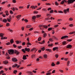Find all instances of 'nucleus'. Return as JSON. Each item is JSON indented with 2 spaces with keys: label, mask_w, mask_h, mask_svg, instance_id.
<instances>
[{
  "label": "nucleus",
  "mask_w": 75,
  "mask_h": 75,
  "mask_svg": "<svg viewBox=\"0 0 75 75\" xmlns=\"http://www.w3.org/2000/svg\"><path fill=\"white\" fill-rule=\"evenodd\" d=\"M8 52L10 55L14 54V50L13 49H11L8 50Z\"/></svg>",
  "instance_id": "1"
},
{
  "label": "nucleus",
  "mask_w": 75,
  "mask_h": 75,
  "mask_svg": "<svg viewBox=\"0 0 75 75\" xmlns=\"http://www.w3.org/2000/svg\"><path fill=\"white\" fill-rule=\"evenodd\" d=\"M20 67V65H18L17 64H15L14 65L12 66L13 68H16H16H18Z\"/></svg>",
  "instance_id": "2"
},
{
  "label": "nucleus",
  "mask_w": 75,
  "mask_h": 75,
  "mask_svg": "<svg viewBox=\"0 0 75 75\" xmlns=\"http://www.w3.org/2000/svg\"><path fill=\"white\" fill-rule=\"evenodd\" d=\"M69 8H68L66 10L65 9L64 11V14H67V11L69 13Z\"/></svg>",
  "instance_id": "3"
},
{
  "label": "nucleus",
  "mask_w": 75,
  "mask_h": 75,
  "mask_svg": "<svg viewBox=\"0 0 75 75\" xmlns=\"http://www.w3.org/2000/svg\"><path fill=\"white\" fill-rule=\"evenodd\" d=\"M65 38H68V36L67 35L63 36L61 38V40H63V39H65Z\"/></svg>",
  "instance_id": "4"
},
{
  "label": "nucleus",
  "mask_w": 75,
  "mask_h": 75,
  "mask_svg": "<svg viewBox=\"0 0 75 75\" xmlns=\"http://www.w3.org/2000/svg\"><path fill=\"white\" fill-rule=\"evenodd\" d=\"M67 2L68 4H71L73 3L72 0H68Z\"/></svg>",
  "instance_id": "5"
},
{
  "label": "nucleus",
  "mask_w": 75,
  "mask_h": 75,
  "mask_svg": "<svg viewBox=\"0 0 75 75\" xmlns=\"http://www.w3.org/2000/svg\"><path fill=\"white\" fill-rule=\"evenodd\" d=\"M67 3V0H63L60 3L61 4H63L64 3Z\"/></svg>",
  "instance_id": "6"
},
{
  "label": "nucleus",
  "mask_w": 75,
  "mask_h": 75,
  "mask_svg": "<svg viewBox=\"0 0 75 75\" xmlns=\"http://www.w3.org/2000/svg\"><path fill=\"white\" fill-rule=\"evenodd\" d=\"M25 51H27V52H30V49L29 48H27L26 47L25 48Z\"/></svg>",
  "instance_id": "7"
},
{
  "label": "nucleus",
  "mask_w": 75,
  "mask_h": 75,
  "mask_svg": "<svg viewBox=\"0 0 75 75\" xmlns=\"http://www.w3.org/2000/svg\"><path fill=\"white\" fill-rule=\"evenodd\" d=\"M12 60L13 62H17V59L16 58H13Z\"/></svg>",
  "instance_id": "8"
},
{
  "label": "nucleus",
  "mask_w": 75,
  "mask_h": 75,
  "mask_svg": "<svg viewBox=\"0 0 75 75\" xmlns=\"http://www.w3.org/2000/svg\"><path fill=\"white\" fill-rule=\"evenodd\" d=\"M72 47V45H68L67 46V48H71Z\"/></svg>",
  "instance_id": "9"
},
{
  "label": "nucleus",
  "mask_w": 75,
  "mask_h": 75,
  "mask_svg": "<svg viewBox=\"0 0 75 75\" xmlns=\"http://www.w3.org/2000/svg\"><path fill=\"white\" fill-rule=\"evenodd\" d=\"M32 26L31 25H28L26 26V27L27 28H31V27Z\"/></svg>",
  "instance_id": "10"
},
{
  "label": "nucleus",
  "mask_w": 75,
  "mask_h": 75,
  "mask_svg": "<svg viewBox=\"0 0 75 75\" xmlns=\"http://www.w3.org/2000/svg\"><path fill=\"white\" fill-rule=\"evenodd\" d=\"M3 63L4 64H7L8 63V61L7 60H5V61H4L3 62Z\"/></svg>",
  "instance_id": "11"
},
{
  "label": "nucleus",
  "mask_w": 75,
  "mask_h": 75,
  "mask_svg": "<svg viewBox=\"0 0 75 75\" xmlns=\"http://www.w3.org/2000/svg\"><path fill=\"white\" fill-rule=\"evenodd\" d=\"M45 51H49L50 52H52L51 51V49H45Z\"/></svg>",
  "instance_id": "12"
},
{
  "label": "nucleus",
  "mask_w": 75,
  "mask_h": 75,
  "mask_svg": "<svg viewBox=\"0 0 75 75\" xmlns=\"http://www.w3.org/2000/svg\"><path fill=\"white\" fill-rule=\"evenodd\" d=\"M58 47H54L53 48V51H55V50H58Z\"/></svg>",
  "instance_id": "13"
},
{
  "label": "nucleus",
  "mask_w": 75,
  "mask_h": 75,
  "mask_svg": "<svg viewBox=\"0 0 75 75\" xmlns=\"http://www.w3.org/2000/svg\"><path fill=\"white\" fill-rule=\"evenodd\" d=\"M43 37L44 38H45V37H46V36H47V33H45L44 34H43Z\"/></svg>",
  "instance_id": "14"
},
{
  "label": "nucleus",
  "mask_w": 75,
  "mask_h": 75,
  "mask_svg": "<svg viewBox=\"0 0 75 75\" xmlns=\"http://www.w3.org/2000/svg\"><path fill=\"white\" fill-rule=\"evenodd\" d=\"M28 74H29L30 75H33V73L32 72L30 71H27V72Z\"/></svg>",
  "instance_id": "15"
},
{
  "label": "nucleus",
  "mask_w": 75,
  "mask_h": 75,
  "mask_svg": "<svg viewBox=\"0 0 75 75\" xmlns=\"http://www.w3.org/2000/svg\"><path fill=\"white\" fill-rule=\"evenodd\" d=\"M2 21L3 22V23H7V20L6 19H3L2 20Z\"/></svg>",
  "instance_id": "16"
},
{
  "label": "nucleus",
  "mask_w": 75,
  "mask_h": 75,
  "mask_svg": "<svg viewBox=\"0 0 75 75\" xmlns=\"http://www.w3.org/2000/svg\"><path fill=\"white\" fill-rule=\"evenodd\" d=\"M23 59H27V57H26V56H25V55H24L23 56Z\"/></svg>",
  "instance_id": "17"
},
{
  "label": "nucleus",
  "mask_w": 75,
  "mask_h": 75,
  "mask_svg": "<svg viewBox=\"0 0 75 75\" xmlns=\"http://www.w3.org/2000/svg\"><path fill=\"white\" fill-rule=\"evenodd\" d=\"M32 18L33 20H35L36 18V16H33L32 17Z\"/></svg>",
  "instance_id": "18"
},
{
  "label": "nucleus",
  "mask_w": 75,
  "mask_h": 75,
  "mask_svg": "<svg viewBox=\"0 0 75 75\" xmlns=\"http://www.w3.org/2000/svg\"><path fill=\"white\" fill-rule=\"evenodd\" d=\"M26 45H31V43L28 42L27 43Z\"/></svg>",
  "instance_id": "19"
},
{
  "label": "nucleus",
  "mask_w": 75,
  "mask_h": 75,
  "mask_svg": "<svg viewBox=\"0 0 75 75\" xmlns=\"http://www.w3.org/2000/svg\"><path fill=\"white\" fill-rule=\"evenodd\" d=\"M43 57L44 58H47V55L46 54H45L43 56Z\"/></svg>",
  "instance_id": "20"
},
{
  "label": "nucleus",
  "mask_w": 75,
  "mask_h": 75,
  "mask_svg": "<svg viewBox=\"0 0 75 75\" xmlns=\"http://www.w3.org/2000/svg\"><path fill=\"white\" fill-rule=\"evenodd\" d=\"M41 38H42L41 37H39L38 39V41H40L41 40Z\"/></svg>",
  "instance_id": "21"
},
{
  "label": "nucleus",
  "mask_w": 75,
  "mask_h": 75,
  "mask_svg": "<svg viewBox=\"0 0 75 75\" xmlns=\"http://www.w3.org/2000/svg\"><path fill=\"white\" fill-rule=\"evenodd\" d=\"M10 42L11 44H13V43H14V40H13V39L11 40Z\"/></svg>",
  "instance_id": "22"
},
{
  "label": "nucleus",
  "mask_w": 75,
  "mask_h": 75,
  "mask_svg": "<svg viewBox=\"0 0 75 75\" xmlns=\"http://www.w3.org/2000/svg\"><path fill=\"white\" fill-rule=\"evenodd\" d=\"M69 64H70V61H68L67 63V67H69Z\"/></svg>",
  "instance_id": "23"
},
{
  "label": "nucleus",
  "mask_w": 75,
  "mask_h": 75,
  "mask_svg": "<svg viewBox=\"0 0 75 75\" xmlns=\"http://www.w3.org/2000/svg\"><path fill=\"white\" fill-rule=\"evenodd\" d=\"M43 28H46V29H47L48 28V26L47 25H43Z\"/></svg>",
  "instance_id": "24"
},
{
  "label": "nucleus",
  "mask_w": 75,
  "mask_h": 75,
  "mask_svg": "<svg viewBox=\"0 0 75 75\" xmlns=\"http://www.w3.org/2000/svg\"><path fill=\"white\" fill-rule=\"evenodd\" d=\"M67 44V42L65 41H64L62 42V44L63 45H65Z\"/></svg>",
  "instance_id": "25"
},
{
  "label": "nucleus",
  "mask_w": 75,
  "mask_h": 75,
  "mask_svg": "<svg viewBox=\"0 0 75 75\" xmlns=\"http://www.w3.org/2000/svg\"><path fill=\"white\" fill-rule=\"evenodd\" d=\"M21 15H18L16 16V18H20V17H21Z\"/></svg>",
  "instance_id": "26"
},
{
  "label": "nucleus",
  "mask_w": 75,
  "mask_h": 75,
  "mask_svg": "<svg viewBox=\"0 0 75 75\" xmlns=\"http://www.w3.org/2000/svg\"><path fill=\"white\" fill-rule=\"evenodd\" d=\"M58 57H59V55L58 54H57L55 55V57L56 58H58Z\"/></svg>",
  "instance_id": "27"
},
{
  "label": "nucleus",
  "mask_w": 75,
  "mask_h": 75,
  "mask_svg": "<svg viewBox=\"0 0 75 75\" xmlns=\"http://www.w3.org/2000/svg\"><path fill=\"white\" fill-rule=\"evenodd\" d=\"M4 35V34L3 33H0V36L1 37H3Z\"/></svg>",
  "instance_id": "28"
},
{
  "label": "nucleus",
  "mask_w": 75,
  "mask_h": 75,
  "mask_svg": "<svg viewBox=\"0 0 75 75\" xmlns=\"http://www.w3.org/2000/svg\"><path fill=\"white\" fill-rule=\"evenodd\" d=\"M75 34V32H70L69 33V34Z\"/></svg>",
  "instance_id": "29"
},
{
  "label": "nucleus",
  "mask_w": 75,
  "mask_h": 75,
  "mask_svg": "<svg viewBox=\"0 0 75 75\" xmlns=\"http://www.w3.org/2000/svg\"><path fill=\"white\" fill-rule=\"evenodd\" d=\"M4 71L3 70H1V71H0V75H1L3 73H4Z\"/></svg>",
  "instance_id": "30"
},
{
  "label": "nucleus",
  "mask_w": 75,
  "mask_h": 75,
  "mask_svg": "<svg viewBox=\"0 0 75 75\" xmlns=\"http://www.w3.org/2000/svg\"><path fill=\"white\" fill-rule=\"evenodd\" d=\"M17 72V71L16 70H15L13 71V74H16V73Z\"/></svg>",
  "instance_id": "31"
},
{
  "label": "nucleus",
  "mask_w": 75,
  "mask_h": 75,
  "mask_svg": "<svg viewBox=\"0 0 75 75\" xmlns=\"http://www.w3.org/2000/svg\"><path fill=\"white\" fill-rule=\"evenodd\" d=\"M51 65L52 66V67H54L55 65V64H54V63L52 62Z\"/></svg>",
  "instance_id": "32"
},
{
  "label": "nucleus",
  "mask_w": 75,
  "mask_h": 75,
  "mask_svg": "<svg viewBox=\"0 0 75 75\" xmlns=\"http://www.w3.org/2000/svg\"><path fill=\"white\" fill-rule=\"evenodd\" d=\"M36 50V48H33L32 49H31L30 51H34V50Z\"/></svg>",
  "instance_id": "33"
},
{
  "label": "nucleus",
  "mask_w": 75,
  "mask_h": 75,
  "mask_svg": "<svg viewBox=\"0 0 75 75\" xmlns=\"http://www.w3.org/2000/svg\"><path fill=\"white\" fill-rule=\"evenodd\" d=\"M49 41L51 42L53 41H54V40H53V39L52 38H51L49 39Z\"/></svg>",
  "instance_id": "34"
},
{
  "label": "nucleus",
  "mask_w": 75,
  "mask_h": 75,
  "mask_svg": "<svg viewBox=\"0 0 75 75\" xmlns=\"http://www.w3.org/2000/svg\"><path fill=\"white\" fill-rule=\"evenodd\" d=\"M53 45V44L52 43L51 44H49L48 45V47H52Z\"/></svg>",
  "instance_id": "35"
},
{
  "label": "nucleus",
  "mask_w": 75,
  "mask_h": 75,
  "mask_svg": "<svg viewBox=\"0 0 75 75\" xmlns=\"http://www.w3.org/2000/svg\"><path fill=\"white\" fill-rule=\"evenodd\" d=\"M69 21H73V18H69Z\"/></svg>",
  "instance_id": "36"
},
{
  "label": "nucleus",
  "mask_w": 75,
  "mask_h": 75,
  "mask_svg": "<svg viewBox=\"0 0 75 75\" xmlns=\"http://www.w3.org/2000/svg\"><path fill=\"white\" fill-rule=\"evenodd\" d=\"M6 25L7 27H9V26H10V23H7Z\"/></svg>",
  "instance_id": "37"
},
{
  "label": "nucleus",
  "mask_w": 75,
  "mask_h": 75,
  "mask_svg": "<svg viewBox=\"0 0 75 75\" xmlns=\"http://www.w3.org/2000/svg\"><path fill=\"white\" fill-rule=\"evenodd\" d=\"M71 41H72V39H69L67 40V41L68 42H71Z\"/></svg>",
  "instance_id": "38"
},
{
  "label": "nucleus",
  "mask_w": 75,
  "mask_h": 75,
  "mask_svg": "<svg viewBox=\"0 0 75 75\" xmlns=\"http://www.w3.org/2000/svg\"><path fill=\"white\" fill-rule=\"evenodd\" d=\"M44 43H45V41L43 40L42 41V42L41 43V44H44Z\"/></svg>",
  "instance_id": "39"
},
{
  "label": "nucleus",
  "mask_w": 75,
  "mask_h": 75,
  "mask_svg": "<svg viewBox=\"0 0 75 75\" xmlns=\"http://www.w3.org/2000/svg\"><path fill=\"white\" fill-rule=\"evenodd\" d=\"M41 50L42 51H44L45 50V47H43L41 48Z\"/></svg>",
  "instance_id": "40"
},
{
  "label": "nucleus",
  "mask_w": 75,
  "mask_h": 75,
  "mask_svg": "<svg viewBox=\"0 0 75 75\" xmlns=\"http://www.w3.org/2000/svg\"><path fill=\"white\" fill-rule=\"evenodd\" d=\"M45 20H50V17L49 18H45Z\"/></svg>",
  "instance_id": "41"
},
{
  "label": "nucleus",
  "mask_w": 75,
  "mask_h": 75,
  "mask_svg": "<svg viewBox=\"0 0 75 75\" xmlns=\"http://www.w3.org/2000/svg\"><path fill=\"white\" fill-rule=\"evenodd\" d=\"M52 28H48V31H50L51 30H52Z\"/></svg>",
  "instance_id": "42"
},
{
  "label": "nucleus",
  "mask_w": 75,
  "mask_h": 75,
  "mask_svg": "<svg viewBox=\"0 0 75 75\" xmlns=\"http://www.w3.org/2000/svg\"><path fill=\"white\" fill-rule=\"evenodd\" d=\"M42 11H47V9H45V8H43L42 9Z\"/></svg>",
  "instance_id": "43"
},
{
  "label": "nucleus",
  "mask_w": 75,
  "mask_h": 75,
  "mask_svg": "<svg viewBox=\"0 0 75 75\" xmlns=\"http://www.w3.org/2000/svg\"><path fill=\"white\" fill-rule=\"evenodd\" d=\"M8 31H10V32H11V33H12V32H13V30H11L10 29H8Z\"/></svg>",
  "instance_id": "44"
},
{
  "label": "nucleus",
  "mask_w": 75,
  "mask_h": 75,
  "mask_svg": "<svg viewBox=\"0 0 75 75\" xmlns=\"http://www.w3.org/2000/svg\"><path fill=\"white\" fill-rule=\"evenodd\" d=\"M69 25V27H73V26H74L73 24H71Z\"/></svg>",
  "instance_id": "45"
},
{
  "label": "nucleus",
  "mask_w": 75,
  "mask_h": 75,
  "mask_svg": "<svg viewBox=\"0 0 75 75\" xmlns=\"http://www.w3.org/2000/svg\"><path fill=\"white\" fill-rule=\"evenodd\" d=\"M46 16H47V17H49V16H51V14H46Z\"/></svg>",
  "instance_id": "46"
},
{
  "label": "nucleus",
  "mask_w": 75,
  "mask_h": 75,
  "mask_svg": "<svg viewBox=\"0 0 75 75\" xmlns=\"http://www.w3.org/2000/svg\"><path fill=\"white\" fill-rule=\"evenodd\" d=\"M24 21H25V22H26V23H28V21L27 19H25L24 20Z\"/></svg>",
  "instance_id": "47"
},
{
  "label": "nucleus",
  "mask_w": 75,
  "mask_h": 75,
  "mask_svg": "<svg viewBox=\"0 0 75 75\" xmlns=\"http://www.w3.org/2000/svg\"><path fill=\"white\" fill-rule=\"evenodd\" d=\"M54 13V10H51L50 12V13Z\"/></svg>",
  "instance_id": "48"
},
{
  "label": "nucleus",
  "mask_w": 75,
  "mask_h": 75,
  "mask_svg": "<svg viewBox=\"0 0 75 75\" xmlns=\"http://www.w3.org/2000/svg\"><path fill=\"white\" fill-rule=\"evenodd\" d=\"M36 17L37 18H39V17H41V15H37Z\"/></svg>",
  "instance_id": "49"
},
{
  "label": "nucleus",
  "mask_w": 75,
  "mask_h": 75,
  "mask_svg": "<svg viewBox=\"0 0 75 75\" xmlns=\"http://www.w3.org/2000/svg\"><path fill=\"white\" fill-rule=\"evenodd\" d=\"M11 9L13 11H15V8H14V7L11 8Z\"/></svg>",
  "instance_id": "50"
},
{
  "label": "nucleus",
  "mask_w": 75,
  "mask_h": 75,
  "mask_svg": "<svg viewBox=\"0 0 75 75\" xmlns=\"http://www.w3.org/2000/svg\"><path fill=\"white\" fill-rule=\"evenodd\" d=\"M34 6L33 5L30 7V8H32V9H34Z\"/></svg>",
  "instance_id": "51"
},
{
  "label": "nucleus",
  "mask_w": 75,
  "mask_h": 75,
  "mask_svg": "<svg viewBox=\"0 0 75 75\" xmlns=\"http://www.w3.org/2000/svg\"><path fill=\"white\" fill-rule=\"evenodd\" d=\"M22 51L23 52H24V53H25V51L24 49H22Z\"/></svg>",
  "instance_id": "52"
},
{
  "label": "nucleus",
  "mask_w": 75,
  "mask_h": 75,
  "mask_svg": "<svg viewBox=\"0 0 75 75\" xmlns=\"http://www.w3.org/2000/svg\"><path fill=\"white\" fill-rule=\"evenodd\" d=\"M10 14H13V12L12 10H11L10 11Z\"/></svg>",
  "instance_id": "53"
},
{
  "label": "nucleus",
  "mask_w": 75,
  "mask_h": 75,
  "mask_svg": "<svg viewBox=\"0 0 75 75\" xmlns=\"http://www.w3.org/2000/svg\"><path fill=\"white\" fill-rule=\"evenodd\" d=\"M29 31H31L32 30H33V28H31L29 29Z\"/></svg>",
  "instance_id": "54"
},
{
  "label": "nucleus",
  "mask_w": 75,
  "mask_h": 75,
  "mask_svg": "<svg viewBox=\"0 0 75 75\" xmlns=\"http://www.w3.org/2000/svg\"><path fill=\"white\" fill-rule=\"evenodd\" d=\"M58 27V25H54V28H56V27Z\"/></svg>",
  "instance_id": "55"
},
{
  "label": "nucleus",
  "mask_w": 75,
  "mask_h": 75,
  "mask_svg": "<svg viewBox=\"0 0 75 75\" xmlns=\"http://www.w3.org/2000/svg\"><path fill=\"white\" fill-rule=\"evenodd\" d=\"M58 13H63V11H58Z\"/></svg>",
  "instance_id": "56"
},
{
  "label": "nucleus",
  "mask_w": 75,
  "mask_h": 75,
  "mask_svg": "<svg viewBox=\"0 0 75 75\" xmlns=\"http://www.w3.org/2000/svg\"><path fill=\"white\" fill-rule=\"evenodd\" d=\"M13 46L14 48H16L17 47V45H16L15 44H14L13 45Z\"/></svg>",
  "instance_id": "57"
},
{
  "label": "nucleus",
  "mask_w": 75,
  "mask_h": 75,
  "mask_svg": "<svg viewBox=\"0 0 75 75\" xmlns=\"http://www.w3.org/2000/svg\"><path fill=\"white\" fill-rule=\"evenodd\" d=\"M38 13V11H35L33 13L34 14H37V13Z\"/></svg>",
  "instance_id": "58"
},
{
  "label": "nucleus",
  "mask_w": 75,
  "mask_h": 75,
  "mask_svg": "<svg viewBox=\"0 0 75 75\" xmlns=\"http://www.w3.org/2000/svg\"><path fill=\"white\" fill-rule=\"evenodd\" d=\"M17 47L18 48H19V49H21V47H22V46H18Z\"/></svg>",
  "instance_id": "59"
},
{
  "label": "nucleus",
  "mask_w": 75,
  "mask_h": 75,
  "mask_svg": "<svg viewBox=\"0 0 75 75\" xmlns=\"http://www.w3.org/2000/svg\"><path fill=\"white\" fill-rule=\"evenodd\" d=\"M51 74V72H48V73H46V75H50Z\"/></svg>",
  "instance_id": "60"
},
{
  "label": "nucleus",
  "mask_w": 75,
  "mask_h": 75,
  "mask_svg": "<svg viewBox=\"0 0 75 75\" xmlns=\"http://www.w3.org/2000/svg\"><path fill=\"white\" fill-rule=\"evenodd\" d=\"M18 51L16 50H15V51H14V53H15V54H16L17 53V52Z\"/></svg>",
  "instance_id": "61"
},
{
  "label": "nucleus",
  "mask_w": 75,
  "mask_h": 75,
  "mask_svg": "<svg viewBox=\"0 0 75 75\" xmlns=\"http://www.w3.org/2000/svg\"><path fill=\"white\" fill-rule=\"evenodd\" d=\"M55 4L56 5V6H58V3H57V2L56 1L55 2Z\"/></svg>",
  "instance_id": "62"
},
{
  "label": "nucleus",
  "mask_w": 75,
  "mask_h": 75,
  "mask_svg": "<svg viewBox=\"0 0 75 75\" xmlns=\"http://www.w3.org/2000/svg\"><path fill=\"white\" fill-rule=\"evenodd\" d=\"M12 1L14 3H16V0H13V1Z\"/></svg>",
  "instance_id": "63"
},
{
  "label": "nucleus",
  "mask_w": 75,
  "mask_h": 75,
  "mask_svg": "<svg viewBox=\"0 0 75 75\" xmlns=\"http://www.w3.org/2000/svg\"><path fill=\"white\" fill-rule=\"evenodd\" d=\"M25 45V42H23L22 43V45Z\"/></svg>",
  "instance_id": "64"
}]
</instances>
